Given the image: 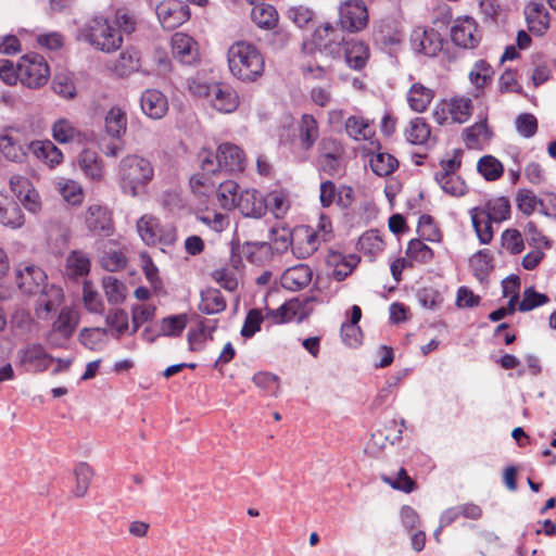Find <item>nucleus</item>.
<instances>
[{
  "label": "nucleus",
  "mask_w": 556,
  "mask_h": 556,
  "mask_svg": "<svg viewBox=\"0 0 556 556\" xmlns=\"http://www.w3.org/2000/svg\"><path fill=\"white\" fill-rule=\"evenodd\" d=\"M202 173L190 178V186L195 193L206 194L216 186L212 175L220 170L241 173L245 167L244 151L235 143L224 142L218 146L216 153L203 149L199 152Z\"/></svg>",
  "instance_id": "1"
},
{
  "label": "nucleus",
  "mask_w": 556,
  "mask_h": 556,
  "mask_svg": "<svg viewBox=\"0 0 556 556\" xmlns=\"http://www.w3.org/2000/svg\"><path fill=\"white\" fill-rule=\"evenodd\" d=\"M314 43L333 58L343 55L349 67L353 70H362L369 58V49L364 42L356 40L345 42L341 33L331 24L315 30Z\"/></svg>",
  "instance_id": "2"
},
{
  "label": "nucleus",
  "mask_w": 556,
  "mask_h": 556,
  "mask_svg": "<svg viewBox=\"0 0 556 556\" xmlns=\"http://www.w3.org/2000/svg\"><path fill=\"white\" fill-rule=\"evenodd\" d=\"M227 62L231 75L243 83H254L264 74V56L248 41L233 42L227 51Z\"/></svg>",
  "instance_id": "3"
},
{
  "label": "nucleus",
  "mask_w": 556,
  "mask_h": 556,
  "mask_svg": "<svg viewBox=\"0 0 556 556\" xmlns=\"http://www.w3.org/2000/svg\"><path fill=\"white\" fill-rule=\"evenodd\" d=\"M14 281L24 294H41L40 304L47 312H51L62 296L61 289L54 286L48 289L47 274L33 264H20L15 268Z\"/></svg>",
  "instance_id": "4"
},
{
  "label": "nucleus",
  "mask_w": 556,
  "mask_h": 556,
  "mask_svg": "<svg viewBox=\"0 0 556 556\" xmlns=\"http://www.w3.org/2000/svg\"><path fill=\"white\" fill-rule=\"evenodd\" d=\"M117 176L122 192L136 198L152 181L154 167L150 160L138 154H128L121 160Z\"/></svg>",
  "instance_id": "5"
},
{
  "label": "nucleus",
  "mask_w": 556,
  "mask_h": 556,
  "mask_svg": "<svg viewBox=\"0 0 556 556\" xmlns=\"http://www.w3.org/2000/svg\"><path fill=\"white\" fill-rule=\"evenodd\" d=\"M78 39L106 53L118 50L123 43L121 31L101 15L93 16L78 30Z\"/></svg>",
  "instance_id": "6"
},
{
  "label": "nucleus",
  "mask_w": 556,
  "mask_h": 556,
  "mask_svg": "<svg viewBox=\"0 0 556 556\" xmlns=\"http://www.w3.org/2000/svg\"><path fill=\"white\" fill-rule=\"evenodd\" d=\"M18 81L30 89L45 86L50 78V67L46 59L38 53L23 55L17 63Z\"/></svg>",
  "instance_id": "7"
},
{
  "label": "nucleus",
  "mask_w": 556,
  "mask_h": 556,
  "mask_svg": "<svg viewBox=\"0 0 556 556\" xmlns=\"http://www.w3.org/2000/svg\"><path fill=\"white\" fill-rule=\"evenodd\" d=\"M17 365L27 372L46 371L54 357L47 353L45 348L39 343H29L16 353Z\"/></svg>",
  "instance_id": "8"
},
{
  "label": "nucleus",
  "mask_w": 556,
  "mask_h": 556,
  "mask_svg": "<svg viewBox=\"0 0 556 556\" xmlns=\"http://www.w3.org/2000/svg\"><path fill=\"white\" fill-rule=\"evenodd\" d=\"M341 29L357 33L368 24V11L363 0H346L339 7Z\"/></svg>",
  "instance_id": "9"
},
{
  "label": "nucleus",
  "mask_w": 556,
  "mask_h": 556,
  "mask_svg": "<svg viewBox=\"0 0 556 556\" xmlns=\"http://www.w3.org/2000/svg\"><path fill=\"white\" fill-rule=\"evenodd\" d=\"M156 15L166 30H173L190 18V9L182 0H164L156 5Z\"/></svg>",
  "instance_id": "10"
},
{
  "label": "nucleus",
  "mask_w": 556,
  "mask_h": 556,
  "mask_svg": "<svg viewBox=\"0 0 556 556\" xmlns=\"http://www.w3.org/2000/svg\"><path fill=\"white\" fill-rule=\"evenodd\" d=\"M451 38L458 47L473 49L479 45L481 35L475 20L472 17L465 16L455 21L451 28Z\"/></svg>",
  "instance_id": "11"
},
{
  "label": "nucleus",
  "mask_w": 556,
  "mask_h": 556,
  "mask_svg": "<svg viewBox=\"0 0 556 556\" xmlns=\"http://www.w3.org/2000/svg\"><path fill=\"white\" fill-rule=\"evenodd\" d=\"M413 49L427 56H435L443 48V40L434 29L416 28L410 35Z\"/></svg>",
  "instance_id": "12"
},
{
  "label": "nucleus",
  "mask_w": 556,
  "mask_h": 556,
  "mask_svg": "<svg viewBox=\"0 0 556 556\" xmlns=\"http://www.w3.org/2000/svg\"><path fill=\"white\" fill-rule=\"evenodd\" d=\"M85 223L93 233L110 236L113 232L112 214L105 206L90 205L85 215Z\"/></svg>",
  "instance_id": "13"
},
{
  "label": "nucleus",
  "mask_w": 556,
  "mask_h": 556,
  "mask_svg": "<svg viewBox=\"0 0 556 556\" xmlns=\"http://www.w3.org/2000/svg\"><path fill=\"white\" fill-rule=\"evenodd\" d=\"M245 217L261 218L267 211V202L255 189L244 190L239 194L236 205Z\"/></svg>",
  "instance_id": "14"
},
{
  "label": "nucleus",
  "mask_w": 556,
  "mask_h": 556,
  "mask_svg": "<svg viewBox=\"0 0 556 556\" xmlns=\"http://www.w3.org/2000/svg\"><path fill=\"white\" fill-rule=\"evenodd\" d=\"M142 112L152 119H161L168 111L166 96L157 89H147L140 98Z\"/></svg>",
  "instance_id": "15"
},
{
  "label": "nucleus",
  "mask_w": 556,
  "mask_h": 556,
  "mask_svg": "<svg viewBox=\"0 0 556 556\" xmlns=\"http://www.w3.org/2000/svg\"><path fill=\"white\" fill-rule=\"evenodd\" d=\"M52 137L59 143L65 144L71 142L84 143L90 135L78 129L73 122L67 118L56 119L51 127Z\"/></svg>",
  "instance_id": "16"
},
{
  "label": "nucleus",
  "mask_w": 556,
  "mask_h": 556,
  "mask_svg": "<svg viewBox=\"0 0 556 556\" xmlns=\"http://www.w3.org/2000/svg\"><path fill=\"white\" fill-rule=\"evenodd\" d=\"M210 102L220 113H232L239 105V97L230 86L213 84Z\"/></svg>",
  "instance_id": "17"
},
{
  "label": "nucleus",
  "mask_w": 556,
  "mask_h": 556,
  "mask_svg": "<svg viewBox=\"0 0 556 556\" xmlns=\"http://www.w3.org/2000/svg\"><path fill=\"white\" fill-rule=\"evenodd\" d=\"M172 51L182 64H192L198 59L197 42L184 33H176L172 37Z\"/></svg>",
  "instance_id": "18"
},
{
  "label": "nucleus",
  "mask_w": 556,
  "mask_h": 556,
  "mask_svg": "<svg viewBox=\"0 0 556 556\" xmlns=\"http://www.w3.org/2000/svg\"><path fill=\"white\" fill-rule=\"evenodd\" d=\"M313 271L306 264H298L286 269L281 276V286L290 291L305 288L312 280Z\"/></svg>",
  "instance_id": "19"
},
{
  "label": "nucleus",
  "mask_w": 556,
  "mask_h": 556,
  "mask_svg": "<svg viewBox=\"0 0 556 556\" xmlns=\"http://www.w3.org/2000/svg\"><path fill=\"white\" fill-rule=\"evenodd\" d=\"M528 28L531 33L542 36L549 27V13L544 4L532 2L525 10Z\"/></svg>",
  "instance_id": "20"
},
{
  "label": "nucleus",
  "mask_w": 556,
  "mask_h": 556,
  "mask_svg": "<svg viewBox=\"0 0 556 556\" xmlns=\"http://www.w3.org/2000/svg\"><path fill=\"white\" fill-rule=\"evenodd\" d=\"M0 223L13 229L22 227L25 223L18 204L3 193H0Z\"/></svg>",
  "instance_id": "21"
},
{
  "label": "nucleus",
  "mask_w": 556,
  "mask_h": 556,
  "mask_svg": "<svg viewBox=\"0 0 556 556\" xmlns=\"http://www.w3.org/2000/svg\"><path fill=\"white\" fill-rule=\"evenodd\" d=\"M300 146L304 151L311 150L319 137L317 121L311 114H304L298 125Z\"/></svg>",
  "instance_id": "22"
},
{
  "label": "nucleus",
  "mask_w": 556,
  "mask_h": 556,
  "mask_svg": "<svg viewBox=\"0 0 556 556\" xmlns=\"http://www.w3.org/2000/svg\"><path fill=\"white\" fill-rule=\"evenodd\" d=\"M472 227L481 244H488L493 239V219L484 214L480 207H472L469 211Z\"/></svg>",
  "instance_id": "23"
},
{
  "label": "nucleus",
  "mask_w": 556,
  "mask_h": 556,
  "mask_svg": "<svg viewBox=\"0 0 556 556\" xmlns=\"http://www.w3.org/2000/svg\"><path fill=\"white\" fill-rule=\"evenodd\" d=\"M78 165L91 180L100 181L103 178V163L96 151L84 149L78 156Z\"/></svg>",
  "instance_id": "24"
},
{
  "label": "nucleus",
  "mask_w": 556,
  "mask_h": 556,
  "mask_svg": "<svg viewBox=\"0 0 556 556\" xmlns=\"http://www.w3.org/2000/svg\"><path fill=\"white\" fill-rule=\"evenodd\" d=\"M78 323V314L70 307H64L54 320L52 330L53 332L59 333L63 339L67 340L73 336Z\"/></svg>",
  "instance_id": "25"
},
{
  "label": "nucleus",
  "mask_w": 556,
  "mask_h": 556,
  "mask_svg": "<svg viewBox=\"0 0 556 556\" xmlns=\"http://www.w3.org/2000/svg\"><path fill=\"white\" fill-rule=\"evenodd\" d=\"M90 258L83 251L74 250L66 257L65 270L70 278L87 276L90 271Z\"/></svg>",
  "instance_id": "26"
},
{
  "label": "nucleus",
  "mask_w": 556,
  "mask_h": 556,
  "mask_svg": "<svg viewBox=\"0 0 556 556\" xmlns=\"http://www.w3.org/2000/svg\"><path fill=\"white\" fill-rule=\"evenodd\" d=\"M433 97L434 92L432 89L416 83L408 90L407 101L413 111L421 113L427 110Z\"/></svg>",
  "instance_id": "27"
},
{
  "label": "nucleus",
  "mask_w": 556,
  "mask_h": 556,
  "mask_svg": "<svg viewBox=\"0 0 556 556\" xmlns=\"http://www.w3.org/2000/svg\"><path fill=\"white\" fill-rule=\"evenodd\" d=\"M327 263L332 265V278L337 281H343L349 275L352 274L354 267L358 263V258L355 255H349L345 257L339 253H331Z\"/></svg>",
  "instance_id": "28"
},
{
  "label": "nucleus",
  "mask_w": 556,
  "mask_h": 556,
  "mask_svg": "<svg viewBox=\"0 0 556 556\" xmlns=\"http://www.w3.org/2000/svg\"><path fill=\"white\" fill-rule=\"evenodd\" d=\"M375 39L384 46L401 43L403 31L395 21H382L375 31Z\"/></svg>",
  "instance_id": "29"
},
{
  "label": "nucleus",
  "mask_w": 556,
  "mask_h": 556,
  "mask_svg": "<svg viewBox=\"0 0 556 556\" xmlns=\"http://www.w3.org/2000/svg\"><path fill=\"white\" fill-rule=\"evenodd\" d=\"M252 21L261 28L271 29L278 23V13L276 9L263 2L253 5L251 12Z\"/></svg>",
  "instance_id": "30"
},
{
  "label": "nucleus",
  "mask_w": 556,
  "mask_h": 556,
  "mask_svg": "<svg viewBox=\"0 0 556 556\" xmlns=\"http://www.w3.org/2000/svg\"><path fill=\"white\" fill-rule=\"evenodd\" d=\"M226 308V300L217 289H207L201 293L199 309L207 315L217 314Z\"/></svg>",
  "instance_id": "31"
},
{
  "label": "nucleus",
  "mask_w": 556,
  "mask_h": 556,
  "mask_svg": "<svg viewBox=\"0 0 556 556\" xmlns=\"http://www.w3.org/2000/svg\"><path fill=\"white\" fill-rule=\"evenodd\" d=\"M0 151L8 161L15 163H22L26 157L24 147L9 134L0 136Z\"/></svg>",
  "instance_id": "32"
},
{
  "label": "nucleus",
  "mask_w": 556,
  "mask_h": 556,
  "mask_svg": "<svg viewBox=\"0 0 556 556\" xmlns=\"http://www.w3.org/2000/svg\"><path fill=\"white\" fill-rule=\"evenodd\" d=\"M491 130L486 125V121H481L464 130V140L469 149H476L489 141Z\"/></svg>",
  "instance_id": "33"
},
{
  "label": "nucleus",
  "mask_w": 556,
  "mask_h": 556,
  "mask_svg": "<svg viewBox=\"0 0 556 556\" xmlns=\"http://www.w3.org/2000/svg\"><path fill=\"white\" fill-rule=\"evenodd\" d=\"M34 152L50 167L59 165L63 161L62 151L51 141H37L34 143Z\"/></svg>",
  "instance_id": "34"
},
{
  "label": "nucleus",
  "mask_w": 556,
  "mask_h": 556,
  "mask_svg": "<svg viewBox=\"0 0 556 556\" xmlns=\"http://www.w3.org/2000/svg\"><path fill=\"white\" fill-rule=\"evenodd\" d=\"M404 135L412 144H425L430 137V127L424 118L416 117L409 122Z\"/></svg>",
  "instance_id": "35"
},
{
  "label": "nucleus",
  "mask_w": 556,
  "mask_h": 556,
  "mask_svg": "<svg viewBox=\"0 0 556 556\" xmlns=\"http://www.w3.org/2000/svg\"><path fill=\"white\" fill-rule=\"evenodd\" d=\"M484 214H488L494 223H501L510 215V203L507 198L500 197L489 200L484 206H479Z\"/></svg>",
  "instance_id": "36"
},
{
  "label": "nucleus",
  "mask_w": 556,
  "mask_h": 556,
  "mask_svg": "<svg viewBox=\"0 0 556 556\" xmlns=\"http://www.w3.org/2000/svg\"><path fill=\"white\" fill-rule=\"evenodd\" d=\"M127 126V117L124 111L119 108H112L105 115V129L106 132L113 138H119L125 131Z\"/></svg>",
  "instance_id": "37"
},
{
  "label": "nucleus",
  "mask_w": 556,
  "mask_h": 556,
  "mask_svg": "<svg viewBox=\"0 0 556 556\" xmlns=\"http://www.w3.org/2000/svg\"><path fill=\"white\" fill-rule=\"evenodd\" d=\"M435 180L439 182L443 191L451 195L460 197L464 195L467 191L465 181L455 174L437 173Z\"/></svg>",
  "instance_id": "38"
},
{
  "label": "nucleus",
  "mask_w": 556,
  "mask_h": 556,
  "mask_svg": "<svg viewBox=\"0 0 556 556\" xmlns=\"http://www.w3.org/2000/svg\"><path fill=\"white\" fill-rule=\"evenodd\" d=\"M344 126L349 137L354 140H368L374 135L369 122L359 116H350Z\"/></svg>",
  "instance_id": "39"
},
{
  "label": "nucleus",
  "mask_w": 556,
  "mask_h": 556,
  "mask_svg": "<svg viewBox=\"0 0 556 556\" xmlns=\"http://www.w3.org/2000/svg\"><path fill=\"white\" fill-rule=\"evenodd\" d=\"M397 166V160L386 152H379L370 157V167L380 177L391 175Z\"/></svg>",
  "instance_id": "40"
},
{
  "label": "nucleus",
  "mask_w": 556,
  "mask_h": 556,
  "mask_svg": "<svg viewBox=\"0 0 556 556\" xmlns=\"http://www.w3.org/2000/svg\"><path fill=\"white\" fill-rule=\"evenodd\" d=\"M56 190L62 198L71 204H79L83 200V189L78 182L73 179L60 178L55 182Z\"/></svg>",
  "instance_id": "41"
},
{
  "label": "nucleus",
  "mask_w": 556,
  "mask_h": 556,
  "mask_svg": "<svg viewBox=\"0 0 556 556\" xmlns=\"http://www.w3.org/2000/svg\"><path fill=\"white\" fill-rule=\"evenodd\" d=\"M477 169L489 181L497 180L504 172L503 164L493 155L482 156L478 161Z\"/></svg>",
  "instance_id": "42"
},
{
  "label": "nucleus",
  "mask_w": 556,
  "mask_h": 556,
  "mask_svg": "<svg viewBox=\"0 0 556 556\" xmlns=\"http://www.w3.org/2000/svg\"><path fill=\"white\" fill-rule=\"evenodd\" d=\"M161 224L152 215H143L137 222V230L147 244H156V235Z\"/></svg>",
  "instance_id": "43"
},
{
  "label": "nucleus",
  "mask_w": 556,
  "mask_h": 556,
  "mask_svg": "<svg viewBox=\"0 0 556 556\" xmlns=\"http://www.w3.org/2000/svg\"><path fill=\"white\" fill-rule=\"evenodd\" d=\"M188 323L186 314L173 315L161 320L159 336L178 337L181 334Z\"/></svg>",
  "instance_id": "44"
},
{
  "label": "nucleus",
  "mask_w": 556,
  "mask_h": 556,
  "mask_svg": "<svg viewBox=\"0 0 556 556\" xmlns=\"http://www.w3.org/2000/svg\"><path fill=\"white\" fill-rule=\"evenodd\" d=\"M105 296L110 303H122L126 298V286L113 276H106L102 280Z\"/></svg>",
  "instance_id": "45"
},
{
  "label": "nucleus",
  "mask_w": 556,
  "mask_h": 556,
  "mask_svg": "<svg viewBox=\"0 0 556 556\" xmlns=\"http://www.w3.org/2000/svg\"><path fill=\"white\" fill-rule=\"evenodd\" d=\"M239 185L233 180H226L218 184L217 199L224 208L235 207L238 201Z\"/></svg>",
  "instance_id": "46"
},
{
  "label": "nucleus",
  "mask_w": 556,
  "mask_h": 556,
  "mask_svg": "<svg viewBox=\"0 0 556 556\" xmlns=\"http://www.w3.org/2000/svg\"><path fill=\"white\" fill-rule=\"evenodd\" d=\"M76 485L74 494L77 497H84L89 489L93 477V470L87 463H79L75 470Z\"/></svg>",
  "instance_id": "47"
},
{
  "label": "nucleus",
  "mask_w": 556,
  "mask_h": 556,
  "mask_svg": "<svg viewBox=\"0 0 556 556\" xmlns=\"http://www.w3.org/2000/svg\"><path fill=\"white\" fill-rule=\"evenodd\" d=\"M106 334L108 330L105 328H84L79 333V340L86 348L97 351L101 349Z\"/></svg>",
  "instance_id": "48"
},
{
  "label": "nucleus",
  "mask_w": 556,
  "mask_h": 556,
  "mask_svg": "<svg viewBox=\"0 0 556 556\" xmlns=\"http://www.w3.org/2000/svg\"><path fill=\"white\" fill-rule=\"evenodd\" d=\"M83 301L87 311L90 313L102 314L104 304L100 294L93 289L90 281H85L83 287Z\"/></svg>",
  "instance_id": "49"
},
{
  "label": "nucleus",
  "mask_w": 556,
  "mask_h": 556,
  "mask_svg": "<svg viewBox=\"0 0 556 556\" xmlns=\"http://www.w3.org/2000/svg\"><path fill=\"white\" fill-rule=\"evenodd\" d=\"M448 106L452 119L459 124L465 123L471 115L472 103L469 98H454Z\"/></svg>",
  "instance_id": "50"
},
{
  "label": "nucleus",
  "mask_w": 556,
  "mask_h": 556,
  "mask_svg": "<svg viewBox=\"0 0 556 556\" xmlns=\"http://www.w3.org/2000/svg\"><path fill=\"white\" fill-rule=\"evenodd\" d=\"M140 66V53L136 49H126L119 54L117 70L121 75L137 71Z\"/></svg>",
  "instance_id": "51"
},
{
  "label": "nucleus",
  "mask_w": 556,
  "mask_h": 556,
  "mask_svg": "<svg viewBox=\"0 0 556 556\" xmlns=\"http://www.w3.org/2000/svg\"><path fill=\"white\" fill-rule=\"evenodd\" d=\"M548 302L549 299L547 295L539 293L534 290V288L529 287L523 291V296L521 302L519 303L518 309L520 312H529Z\"/></svg>",
  "instance_id": "52"
},
{
  "label": "nucleus",
  "mask_w": 556,
  "mask_h": 556,
  "mask_svg": "<svg viewBox=\"0 0 556 556\" xmlns=\"http://www.w3.org/2000/svg\"><path fill=\"white\" fill-rule=\"evenodd\" d=\"M492 75V67L485 61L479 60L470 71L469 79L477 88H483L489 83Z\"/></svg>",
  "instance_id": "53"
},
{
  "label": "nucleus",
  "mask_w": 556,
  "mask_h": 556,
  "mask_svg": "<svg viewBox=\"0 0 556 556\" xmlns=\"http://www.w3.org/2000/svg\"><path fill=\"white\" fill-rule=\"evenodd\" d=\"M516 202L518 208L526 215H531L535 211L538 204H543L542 200L528 189H520L517 192Z\"/></svg>",
  "instance_id": "54"
},
{
  "label": "nucleus",
  "mask_w": 556,
  "mask_h": 556,
  "mask_svg": "<svg viewBox=\"0 0 556 556\" xmlns=\"http://www.w3.org/2000/svg\"><path fill=\"white\" fill-rule=\"evenodd\" d=\"M52 89L56 94L65 99H72L76 94V87L72 78L65 74H58L54 76Z\"/></svg>",
  "instance_id": "55"
},
{
  "label": "nucleus",
  "mask_w": 556,
  "mask_h": 556,
  "mask_svg": "<svg viewBox=\"0 0 556 556\" xmlns=\"http://www.w3.org/2000/svg\"><path fill=\"white\" fill-rule=\"evenodd\" d=\"M252 380L257 388L273 395H277L279 390L278 376L266 371H260L253 376Z\"/></svg>",
  "instance_id": "56"
},
{
  "label": "nucleus",
  "mask_w": 556,
  "mask_h": 556,
  "mask_svg": "<svg viewBox=\"0 0 556 556\" xmlns=\"http://www.w3.org/2000/svg\"><path fill=\"white\" fill-rule=\"evenodd\" d=\"M406 254L418 262L427 263L432 256V250L419 239H413L409 241Z\"/></svg>",
  "instance_id": "57"
},
{
  "label": "nucleus",
  "mask_w": 556,
  "mask_h": 556,
  "mask_svg": "<svg viewBox=\"0 0 556 556\" xmlns=\"http://www.w3.org/2000/svg\"><path fill=\"white\" fill-rule=\"evenodd\" d=\"M263 315L260 309H250L245 316L243 326L241 328V336L243 338H252L257 331L261 330Z\"/></svg>",
  "instance_id": "58"
},
{
  "label": "nucleus",
  "mask_w": 556,
  "mask_h": 556,
  "mask_svg": "<svg viewBox=\"0 0 556 556\" xmlns=\"http://www.w3.org/2000/svg\"><path fill=\"white\" fill-rule=\"evenodd\" d=\"M501 240L502 245L511 254H519L525 248L521 233L517 229H506Z\"/></svg>",
  "instance_id": "59"
},
{
  "label": "nucleus",
  "mask_w": 556,
  "mask_h": 556,
  "mask_svg": "<svg viewBox=\"0 0 556 556\" xmlns=\"http://www.w3.org/2000/svg\"><path fill=\"white\" fill-rule=\"evenodd\" d=\"M105 320L111 328L115 329L117 338L128 329V314L122 308L110 311Z\"/></svg>",
  "instance_id": "60"
},
{
  "label": "nucleus",
  "mask_w": 556,
  "mask_h": 556,
  "mask_svg": "<svg viewBox=\"0 0 556 556\" xmlns=\"http://www.w3.org/2000/svg\"><path fill=\"white\" fill-rule=\"evenodd\" d=\"M517 131L525 138H531L538 130V121L533 114L522 113L515 121Z\"/></svg>",
  "instance_id": "61"
},
{
  "label": "nucleus",
  "mask_w": 556,
  "mask_h": 556,
  "mask_svg": "<svg viewBox=\"0 0 556 556\" xmlns=\"http://www.w3.org/2000/svg\"><path fill=\"white\" fill-rule=\"evenodd\" d=\"M214 280L227 291H235L238 287L236 271L228 267L215 269L212 274Z\"/></svg>",
  "instance_id": "62"
},
{
  "label": "nucleus",
  "mask_w": 556,
  "mask_h": 556,
  "mask_svg": "<svg viewBox=\"0 0 556 556\" xmlns=\"http://www.w3.org/2000/svg\"><path fill=\"white\" fill-rule=\"evenodd\" d=\"M100 264L108 271H116L126 265V258L121 251H106L101 256Z\"/></svg>",
  "instance_id": "63"
},
{
  "label": "nucleus",
  "mask_w": 556,
  "mask_h": 556,
  "mask_svg": "<svg viewBox=\"0 0 556 556\" xmlns=\"http://www.w3.org/2000/svg\"><path fill=\"white\" fill-rule=\"evenodd\" d=\"M198 219L216 232H220L229 225V218L223 213H206L198 216Z\"/></svg>",
  "instance_id": "64"
}]
</instances>
